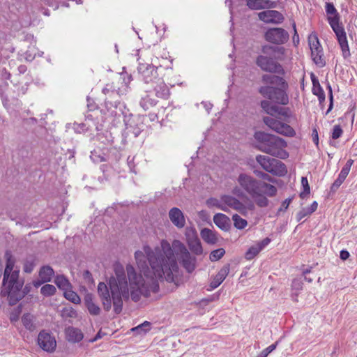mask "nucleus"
<instances>
[{"instance_id": "5fc2aeb1", "label": "nucleus", "mask_w": 357, "mask_h": 357, "mask_svg": "<svg viewBox=\"0 0 357 357\" xmlns=\"http://www.w3.org/2000/svg\"><path fill=\"white\" fill-rule=\"evenodd\" d=\"M317 207H318V203L316 201H314L312 203L310 206H309L307 208L309 209L310 213H312L317 209Z\"/></svg>"}, {"instance_id": "13d9d810", "label": "nucleus", "mask_w": 357, "mask_h": 357, "mask_svg": "<svg viewBox=\"0 0 357 357\" xmlns=\"http://www.w3.org/2000/svg\"><path fill=\"white\" fill-rule=\"evenodd\" d=\"M353 162H354L353 160H351V159L349 160L347 162V163L345 164V165L342 167V169H346L347 172L349 173L350 169H351V165H353Z\"/></svg>"}, {"instance_id": "09e8293b", "label": "nucleus", "mask_w": 357, "mask_h": 357, "mask_svg": "<svg viewBox=\"0 0 357 357\" xmlns=\"http://www.w3.org/2000/svg\"><path fill=\"white\" fill-rule=\"evenodd\" d=\"M91 120L89 119V116H87V118L85 121V123H83L79 125L81 127V130L82 131L87 130H92V126L91 125Z\"/></svg>"}, {"instance_id": "6e6d98bb", "label": "nucleus", "mask_w": 357, "mask_h": 357, "mask_svg": "<svg viewBox=\"0 0 357 357\" xmlns=\"http://www.w3.org/2000/svg\"><path fill=\"white\" fill-rule=\"evenodd\" d=\"M202 105L204 106L206 111L208 114L210 112L211 109H212L213 105L211 102H202Z\"/></svg>"}, {"instance_id": "473e14b6", "label": "nucleus", "mask_w": 357, "mask_h": 357, "mask_svg": "<svg viewBox=\"0 0 357 357\" xmlns=\"http://www.w3.org/2000/svg\"><path fill=\"white\" fill-rule=\"evenodd\" d=\"M261 107L268 114L271 116H273L276 114L278 107L267 100H264L261 102Z\"/></svg>"}, {"instance_id": "8fccbe9b", "label": "nucleus", "mask_w": 357, "mask_h": 357, "mask_svg": "<svg viewBox=\"0 0 357 357\" xmlns=\"http://www.w3.org/2000/svg\"><path fill=\"white\" fill-rule=\"evenodd\" d=\"M291 201V198H287L284 200L281 204L280 208L278 209V212L285 211L288 208Z\"/></svg>"}, {"instance_id": "393cba45", "label": "nucleus", "mask_w": 357, "mask_h": 357, "mask_svg": "<svg viewBox=\"0 0 357 357\" xmlns=\"http://www.w3.org/2000/svg\"><path fill=\"white\" fill-rule=\"evenodd\" d=\"M214 223L221 229L227 231L230 227L229 218L223 213H217L213 217Z\"/></svg>"}, {"instance_id": "39448f33", "label": "nucleus", "mask_w": 357, "mask_h": 357, "mask_svg": "<svg viewBox=\"0 0 357 357\" xmlns=\"http://www.w3.org/2000/svg\"><path fill=\"white\" fill-rule=\"evenodd\" d=\"M255 137L259 142V148L261 151L280 159L289 157L285 150L287 143L284 139L264 132H257Z\"/></svg>"}, {"instance_id": "4be33fe9", "label": "nucleus", "mask_w": 357, "mask_h": 357, "mask_svg": "<svg viewBox=\"0 0 357 357\" xmlns=\"http://www.w3.org/2000/svg\"><path fill=\"white\" fill-rule=\"evenodd\" d=\"M229 272V266H224L213 278L210 283L211 289H214L220 286L222 282L225 280L226 277L228 275Z\"/></svg>"}, {"instance_id": "a211bd4d", "label": "nucleus", "mask_w": 357, "mask_h": 357, "mask_svg": "<svg viewBox=\"0 0 357 357\" xmlns=\"http://www.w3.org/2000/svg\"><path fill=\"white\" fill-rule=\"evenodd\" d=\"M260 20L265 23L278 24L283 20L282 14L275 10H267L258 14Z\"/></svg>"}, {"instance_id": "864d4df0", "label": "nucleus", "mask_w": 357, "mask_h": 357, "mask_svg": "<svg viewBox=\"0 0 357 357\" xmlns=\"http://www.w3.org/2000/svg\"><path fill=\"white\" fill-rule=\"evenodd\" d=\"M257 175L259 177H261L264 180H267L270 182H273V179L271 177V176H269L268 174H266V173H260V174H257L256 173Z\"/></svg>"}, {"instance_id": "3c124183", "label": "nucleus", "mask_w": 357, "mask_h": 357, "mask_svg": "<svg viewBox=\"0 0 357 357\" xmlns=\"http://www.w3.org/2000/svg\"><path fill=\"white\" fill-rule=\"evenodd\" d=\"M270 242L271 239L269 238H265L261 241L258 242L257 244L260 248L261 250H262L270 243Z\"/></svg>"}, {"instance_id": "a19ab883", "label": "nucleus", "mask_w": 357, "mask_h": 357, "mask_svg": "<svg viewBox=\"0 0 357 357\" xmlns=\"http://www.w3.org/2000/svg\"><path fill=\"white\" fill-rule=\"evenodd\" d=\"M225 253L223 248H219L212 251L210 254L209 258L211 261H216L221 259Z\"/></svg>"}, {"instance_id": "ea45409f", "label": "nucleus", "mask_w": 357, "mask_h": 357, "mask_svg": "<svg viewBox=\"0 0 357 357\" xmlns=\"http://www.w3.org/2000/svg\"><path fill=\"white\" fill-rule=\"evenodd\" d=\"M56 288L54 285L46 284L43 285L40 289L41 294L45 296H50L54 294Z\"/></svg>"}, {"instance_id": "f8f14e48", "label": "nucleus", "mask_w": 357, "mask_h": 357, "mask_svg": "<svg viewBox=\"0 0 357 357\" xmlns=\"http://www.w3.org/2000/svg\"><path fill=\"white\" fill-rule=\"evenodd\" d=\"M105 105L107 109L105 114L108 117L113 118L114 120H119L121 118H123V121H126V118L128 114V109L123 102L120 101L106 102Z\"/></svg>"}, {"instance_id": "6ab92c4d", "label": "nucleus", "mask_w": 357, "mask_h": 357, "mask_svg": "<svg viewBox=\"0 0 357 357\" xmlns=\"http://www.w3.org/2000/svg\"><path fill=\"white\" fill-rule=\"evenodd\" d=\"M169 218L172 223L178 229L184 227L185 218L183 212L176 207H174L169 211Z\"/></svg>"}, {"instance_id": "58836bf2", "label": "nucleus", "mask_w": 357, "mask_h": 357, "mask_svg": "<svg viewBox=\"0 0 357 357\" xmlns=\"http://www.w3.org/2000/svg\"><path fill=\"white\" fill-rule=\"evenodd\" d=\"M232 220L234 221L235 227L238 229H244L248 225L247 221L245 219L241 218L237 214H235L232 216Z\"/></svg>"}, {"instance_id": "c03bdc74", "label": "nucleus", "mask_w": 357, "mask_h": 357, "mask_svg": "<svg viewBox=\"0 0 357 357\" xmlns=\"http://www.w3.org/2000/svg\"><path fill=\"white\" fill-rule=\"evenodd\" d=\"M102 93L105 95L114 94L116 93V86L114 83L107 84L102 89Z\"/></svg>"}, {"instance_id": "0e129e2a", "label": "nucleus", "mask_w": 357, "mask_h": 357, "mask_svg": "<svg viewBox=\"0 0 357 357\" xmlns=\"http://www.w3.org/2000/svg\"><path fill=\"white\" fill-rule=\"evenodd\" d=\"M269 353L266 349H264L261 353L256 357H267Z\"/></svg>"}, {"instance_id": "338daca9", "label": "nucleus", "mask_w": 357, "mask_h": 357, "mask_svg": "<svg viewBox=\"0 0 357 357\" xmlns=\"http://www.w3.org/2000/svg\"><path fill=\"white\" fill-rule=\"evenodd\" d=\"M26 60L31 61L34 59V56H31V54H29L28 52L26 53Z\"/></svg>"}, {"instance_id": "b1692460", "label": "nucleus", "mask_w": 357, "mask_h": 357, "mask_svg": "<svg viewBox=\"0 0 357 357\" xmlns=\"http://www.w3.org/2000/svg\"><path fill=\"white\" fill-rule=\"evenodd\" d=\"M65 333L67 340L73 343L79 342L84 337L81 330L74 327H68L66 329Z\"/></svg>"}, {"instance_id": "052dcab7", "label": "nucleus", "mask_w": 357, "mask_h": 357, "mask_svg": "<svg viewBox=\"0 0 357 357\" xmlns=\"http://www.w3.org/2000/svg\"><path fill=\"white\" fill-rule=\"evenodd\" d=\"M232 193L235 195H237V196H241L243 195V192H241V189L238 188V187H235L233 190H232Z\"/></svg>"}, {"instance_id": "f03ea898", "label": "nucleus", "mask_w": 357, "mask_h": 357, "mask_svg": "<svg viewBox=\"0 0 357 357\" xmlns=\"http://www.w3.org/2000/svg\"><path fill=\"white\" fill-rule=\"evenodd\" d=\"M6 265L3 273L1 297H7L10 305H15L24 297L22 288L24 282L19 279L20 268L15 266V259L8 251L6 252Z\"/></svg>"}, {"instance_id": "e433bc0d", "label": "nucleus", "mask_w": 357, "mask_h": 357, "mask_svg": "<svg viewBox=\"0 0 357 357\" xmlns=\"http://www.w3.org/2000/svg\"><path fill=\"white\" fill-rule=\"evenodd\" d=\"M63 295L67 300L71 301L75 304H78L81 301L80 298L77 295V294L72 291L70 289H68V290L65 291L63 292Z\"/></svg>"}, {"instance_id": "603ef678", "label": "nucleus", "mask_w": 357, "mask_h": 357, "mask_svg": "<svg viewBox=\"0 0 357 357\" xmlns=\"http://www.w3.org/2000/svg\"><path fill=\"white\" fill-rule=\"evenodd\" d=\"M293 28H294V36H293V42H294V44H298V43H299V36H298V34L296 29V24L295 23H293Z\"/></svg>"}, {"instance_id": "bf43d9fd", "label": "nucleus", "mask_w": 357, "mask_h": 357, "mask_svg": "<svg viewBox=\"0 0 357 357\" xmlns=\"http://www.w3.org/2000/svg\"><path fill=\"white\" fill-rule=\"evenodd\" d=\"M278 344V342H276L275 344H271L268 347H266L265 349L268 351V353H271L273 351H274L276 349Z\"/></svg>"}, {"instance_id": "7c9ffc66", "label": "nucleus", "mask_w": 357, "mask_h": 357, "mask_svg": "<svg viewBox=\"0 0 357 357\" xmlns=\"http://www.w3.org/2000/svg\"><path fill=\"white\" fill-rule=\"evenodd\" d=\"M54 282L59 289L63 291V292L71 288L70 283L63 275H56Z\"/></svg>"}, {"instance_id": "774afa93", "label": "nucleus", "mask_w": 357, "mask_h": 357, "mask_svg": "<svg viewBox=\"0 0 357 357\" xmlns=\"http://www.w3.org/2000/svg\"><path fill=\"white\" fill-rule=\"evenodd\" d=\"M26 66H20L19 68H18V70L20 73H24L26 71Z\"/></svg>"}, {"instance_id": "5701e85b", "label": "nucleus", "mask_w": 357, "mask_h": 357, "mask_svg": "<svg viewBox=\"0 0 357 357\" xmlns=\"http://www.w3.org/2000/svg\"><path fill=\"white\" fill-rule=\"evenodd\" d=\"M153 92L146 91L140 99L139 105L144 110H148L157 104V100L153 97Z\"/></svg>"}, {"instance_id": "c756f323", "label": "nucleus", "mask_w": 357, "mask_h": 357, "mask_svg": "<svg viewBox=\"0 0 357 357\" xmlns=\"http://www.w3.org/2000/svg\"><path fill=\"white\" fill-rule=\"evenodd\" d=\"M276 114L282 116L285 121L291 123L293 121H296V116L292 114L290 109L288 107H278Z\"/></svg>"}, {"instance_id": "2eb2a0df", "label": "nucleus", "mask_w": 357, "mask_h": 357, "mask_svg": "<svg viewBox=\"0 0 357 357\" xmlns=\"http://www.w3.org/2000/svg\"><path fill=\"white\" fill-rule=\"evenodd\" d=\"M38 344L43 350L47 352L54 351L56 347L55 338L45 331H40L38 334Z\"/></svg>"}, {"instance_id": "20e7f679", "label": "nucleus", "mask_w": 357, "mask_h": 357, "mask_svg": "<svg viewBox=\"0 0 357 357\" xmlns=\"http://www.w3.org/2000/svg\"><path fill=\"white\" fill-rule=\"evenodd\" d=\"M261 82L263 85L259 87V92L263 97L278 104H288L289 98L286 93L287 84L282 77L264 74L261 77Z\"/></svg>"}, {"instance_id": "4c0bfd02", "label": "nucleus", "mask_w": 357, "mask_h": 357, "mask_svg": "<svg viewBox=\"0 0 357 357\" xmlns=\"http://www.w3.org/2000/svg\"><path fill=\"white\" fill-rule=\"evenodd\" d=\"M260 248L256 243L255 245L251 246L248 251L245 252V257L248 260L252 259L255 256H257L261 252Z\"/></svg>"}, {"instance_id": "9b49d317", "label": "nucleus", "mask_w": 357, "mask_h": 357, "mask_svg": "<svg viewBox=\"0 0 357 357\" xmlns=\"http://www.w3.org/2000/svg\"><path fill=\"white\" fill-rule=\"evenodd\" d=\"M222 201L224 204H225V211H227V210L230 208L236 210L243 215H245L249 210H253L255 207L252 202H249L245 204L240 202L236 197L229 195H222Z\"/></svg>"}, {"instance_id": "7ed1b4c3", "label": "nucleus", "mask_w": 357, "mask_h": 357, "mask_svg": "<svg viewBox=\"0 0 357 357\" xmlns=\"http://www.w3.org/2000/svg\"><path fill=\"white\" fill-rule=\"evenodd\" d=\"M237 181L241 188L254 199L259 207H266L268 205V197L276 195L278 190L275 186L260 181L250 175L241 173L237 178Z\"/></svg>"}, {"instance_id": "a18cd8bd", "label": "nucleus", "mask_w": 357, "mask_h": 357, "mask_svg": "<svg viewBox=\"0 0 357 357\" xmlns=\"http://www.w3.org/2000/svg\"><path fill=\"white\" fill-rule=\"evenodd\" d=\"M125 123H126V129L128 130V132H132V133L134 135V136L135 137L139 136L143 126L133 128L131 123H128L126 121Z\"/></svg>"}, {"instance_id": "423d86ee", "label": "nucleus", "mask_w": 357, "mask_h": 357, "mask_svg": "<svg viewBox=\"0 0 357 357\" xmlns=\"http://www.w3.org/2000/svg\"><path fill=\"white\" fill-rule=\"evenodd\" d=\"M325 10L328 15V22L335 33L342 56L344 58H347L350 56V50L346 32L340 22V15L332 3H326Z\"/></svg>"}, {"instance_id": "f704fd0d", "label": "nucleus", "mask_w": 357, "mask_h": 357, "mask_svg": "<svg viewBox=\"0 0 357 357\" xmlns=\"http://www.w3.org/2000/svg\"><path fill=\"white\" fill-rule=\"evenodd\" d=\"M349 172H347L346 169H342L339 174L338 178L334 181L332 185V190L337 189L347 178Z\"/></svg>"}, {"instance_id": "4468645a", "label": "nucleus", "mask_w": 357, "mask_h": 357, "mask_svg": "<svg viewBox=\"0 0 357 357\" xmlns=\"http://www.w3.org/2000/svg\"><path fill=\"white\" fill-rule=\"evenodd\" d=\"M153 65L139 63L137 67L138 73L142 75L145 83H153L158 78V73Z\"/></svg>"}, {"instance_id": "9d476101", "label": "nucleus", "mask_w": 357, "mask_h": 357, "mask_svg": "<svg viewBox=\"0 0 357 357\" xmlns=\"http://www.w3.org/2000/svg\"><path fill=\"white\" fill-rule=\"evenodd\" d=\"M264 123L275 132L288 137L296 136V130L287 123L282 122L272 116H266L263 119Z\"/></svg>"}, {"instance_id": "4d7b16f0", "label": "nucleus", "mask_w": 357, "mask_h": 357, "mask_svg": "<svg viewBox=\"0 0 357 357\" xmlns=\"http://www.w3.org/2000/svg\"><path fill=\"white\" fill-rule=\"evenodd\" d=\"M340 257L342 260H346L349 257V252L347 250H342Z\"/></svg>"}, {"instance_id": "680f3d73", "label": "nucleus", "mask_w": 357, "mask_h": 357, "mask_svg": "<svg viewBox=\"0 0 357 357\" xmlns=\"http://www.w3.org/2000/svg\"><path fill=\"white\" fill-rule=\"evenodd\" d=\"M328 89H329V92H330L331 103H330L328 112H329L332 109V107H333V94H332V89H331V87L330 85L328 86Z\"/></svg>"}, {"instance_id": "1a4fd4ad", "label": "nucleus", "mask_w": 357, "mask_h": 357, "mask_svg": "<svg viewBox=\"0 0 357 357\" xmlns=\"http://www.w3.org/2000/svg\"><path fill=\"white\" fill-rule=\"evenodd\" d=\"M307 40L313 62L319 68L324 67L326 65V61L324 56L323 48L320 44L317 34L315 32H312L309 35Z\"/></svg>"}, {"instance_id": "bb28decb", "label": "nucleus", "mask_w": 357, "mask_h": 357, "mask_svg": "<svg viewBox=\"0 0 357 357\" xmlns=\"http://www.w3.org/2000/svg\"><path fill=\"white\" fill-rule=\"evenodd\" d=\"M201 236L202 239L208 244H215L218 241L216 233L208 228L202 229Z\"/></svg>"}, {"instance_id": "de8ad7c7", "label": "nucleus", "mask_w": 357, "mask_h": 357, "mask_svg": "<svg viewBox=\"0 0 357 357\" xmlns=\"http://www.w3.org/2000/svg\"><path fill=\"white\" fill-rule=\"evenodd\" d=\"M342 135V129L341 128L340 126H339V125L334 126L333 132H332V135H331L332 138L333 139H338L339 137H341Z\"/></svg>"}, {"instance_id": "f257e3e1", "label": "nucleus", "mask_w": 357, "mask_h": 357, "mask_svg": "<svg viewBox=\"0 0 357 357\" xmlns=\"http://www.w3.org/2000/svg\"><path fill=\"white\" fill-rule=\"evenodd\" d=\"M175 253L179 255L181 264L189 273L197 266V259L191 255L185 245L178 240L170 244L162 240L160 244L151 248L144 245L142 250L135 252L136 264L141 272L137 275L134 267L128 264L126 274L122 264L114 265V275L108 280L109 287L105 282H99L98 294L105 311L114 306L116 314L123 308V299L137 301L142 295L149 296L151 292L159 289L158 280H165L173 282L178 275L179 267Z\"/></svg>"}, {"instance_id": "cd10ccee", "label": "nucleus", "mask_w": 357, "mask_h": 357, "mask_svg": "<svg viewBox=\"0 0 357 357\" xmlns=\"http://www.w3.org/2000/svg\"><path fill=\"white\" fill-rule=\"evenodd\" d=\"M84 303L89 313L92 315H98L100 312V308L93 301L91 294H86L84 297Z\"/></svg>"}, {"instance_id": "37998d69", "label": "nucleus", "mask_w": 357, "mask_h": 357, "mask_svg": "<svg viewBox=\"0 0 357 357\" xmlns=\"http://www.w3.org/2000/svg\"><path fill=\"white\" fill-rule=\"evenodd\" d=\"M90 158L94 162H99L105 160V153L103 155L98 154L97 150H94L91 152Z\"/></svg>"}, {"instance_id": "412c9836", "label": "nucleus", "mask_w": 357, "mask_h": 357, "mask_svg": "<svg viewBox=\"0 0 357 357\" xmlns=\"http://www.w3.org/2000/svg\"><path fill=\"white\" fill-rule=\"evenodd\" d=\"M153 83L156 84L154 86L155 96L162 99L168 98L169 91L164 81L160 78H158Z\"/></svg>"}, {"instance_id": "6e6552de", "label": "nucleus", "mask_w": 357, "mask_h": 357, "mask_svg": "<svg viewBox=\"0 0 357 357\" xmlns=\"http://www.w3.org/2000/svg\"><path fill=\"white\" fill-rule=\"evenodd\" d=\"M257 162L266 172L278 176H283L287 173L286 165L281 161L266 155L256 157Z\"/></svg>"}, {"instance_id": "49530a36", "label": "nucleus", "mask_w": 357, "mask_h": 357, "mask_svg": "<svg viewBox=\"0 0 357 357\" xmlns=\"http://www.w3.org/2000/svg\"><path fill=\"white\" fill-rule=\"evenodd\" d=\"M311 214H312V213H310L307 207L303 208L296 215L297 220L301 221L302 219H303L305 217L309 216Z\"/></svg>"}, {"instance_id": "c85d7f7f", "label": "nucleus", "mask_w": 357, "mask_h": 357, "mask_svg": "<svg viewBox=\"0 0 357 357\" xmlns=\"http://www.w3.org/2000/svg\"><path fill=\"white\" fill-rule=\"evenodd\" d=\"M22 322L23 326L30 331H33L36 328L34 317L29 313L24 314L22 317Z\"/></svg>"}, {"instance_id": "dca6fc26", "label": "nucleus", "mask_w": 357, "mask_h": 357, "mask_svg": "<svg viewBox=\"0 0 357 357\" xmlns=\"http://www.w3.org/2000/svg\"><path fill=\"white\" fill-rule=\"evenodd\" d=\"M186 238L190 250L196 255H201L203 253V248L195 231L194 229H188Z\"/></svg>"}, {"instance_id": "a878e982", "label": "nucleus", "mask_w": 357, "mask_h": 357, "mask_svg": "<svg viewBox=\"0 0 357 357\" xmlns=\"http://www.w3.org/2000/svg\"><path fill=\"white\" fill-rule=\"evenodd\" d=\"M247 6L252 10H259L272 7V2L268 0H246Z\"/></svg>"}, {"instance_id": "c9c22d12", "label": "nucleus", "mask_w": 357, "mask_h": 357, "mask_svg": "<svg viewBox=\"0 0 357 357\" xmlns=\"http://www.w3.org/2000/svg\"><path fill=\"white\" fill-rule=\"evenodd\" d=\"M312 83H313V93L318 96L319 100H324L325 99V94L324 91H323L322 88L321 87L319 82L315 79L312 78Z\"/></svg>"}, {"instance_id": "ddd939ff", "label": "nucleus", "mask_w": 357, "mask_h": 357, "mask_svg": "<svg viewBox=\"0 0 357 357\" xmlns=\"http://www.w3.org/2000/svg\"><path fill=\"white\" fill-rule=\"evenodd\" d=\"M265 39L273 44H284L289 39V33L282 28H272L266 32Z\"/></svg>"}, {"instance_id": "f3484780", "label": "nucleus", "mask_w": 357, "mask_h": 357, "mask_svg": "<svg viewBox=\"0 0 357 357\" xmlns=\"http://www.w3.org/2000/svg\"><path fill=\"white\" fill-rule=\"evenodd\" d=\"M132 81V76L128 73H121L116 86V93L119 96H126L130 91L129 84Z\"/></svg>"}, {"instance_id": "72a5a7b5", "label": "nucleus", "mask_w": 357, "mask_h": 357, "mask_svg": "<svg viewBox=\"0 0 357 357\" xmlns=\"http://www.w3.org/2000/svg\"><path fill=\"white\" fill-rule=\"evenodd\" d=\"M151 329V323L149 321H144L142 324H139V326L132 328L131 329V331L138 334V335H144L148 331H149Z\"/></svg>"}, {"instance_id": "e2e57ef3", "label": "nucleus", "mask_w": 357, "mask_h": 357, "mask_svg": "<svg viewBox=\"0 0 357 357\" xmlns=\"http://www.w3.org/2000/svg\"><path fill=\"white\" fill-rule=\"evenodd\" d=\"M66 310L68 312V315L70 317H73L76 314V312L73 308L66 309Z\"/></svg>"}, {"instance_id": "69168bd1", "label": "nucleus", "mask_w": 357, "mask_h": 357, "mask_svg": "<svg viewBox=\"0 0 357 357\" xmlns=\"http://www.w3.org/2000/svg\"><path fill=\"white\" fill-rule=\"evenodd\" d=\"M32 266L30 265V266H28V265H25L24 266V271L26 272V273H30L32 271Z\"/></svg>"}, {"instance_id": "0eeeda50", "label": "nucleus", "mask_w": 357, "mask_h": 357, "mask_svg": "<svg viewBox=\"0 0 357 357\" xmlns=\"http://www.w3.org/2000/svg\"><path fill=\"white\" fill-rule=\"evenodd\" d=\"M276 47L271 45H264L261 48V54L256 59L257 66L263 71L283 74L282 66L274 59L273 55Z\"/></svg>"}, {"instance_id": "aec40b11", "label": "nucleus", "mask_w": 357, "mask_h": 357, "mask_svg": "<svg viewBox=\"0 0 357 357\" xmlns=\"http://www.w3.org/2000/svg\"><path fill=\"white\" fill-rule=\"evenodd\" d=\"M54 274V270L49 266H43L39 271L40 280L33 281L36 287H40L42 284L51 281Z\"/></svg>"}, {"instance_id": "79ce46f5", "label": "nucleus", "mask_w": 357, "mask_h": 357, "mask_svg": "<svg viewBox=\"0 0 357 357\" xmlns=\"http://www.w3.org/2000/svg\"><path fill=\"white\" fill-rule=\"evenodd\" d=\"M301 184L303 188V191L300 193V197L301 198H305L307 195L310 194V188L308 183V181L306 177L301 178Z\"/></svg>"}, {"instance_id": "2f4dec72", "label": "nucleus", "mask_w": 357, "mask_h": 357, "mask_svg": "<svg viewBox=\"0 0 357 357\" xmlns=\"http://www.w3.org/2000/svg\"><path fill=\"white\" fill-rule=\"evenodd\" d=\"M206 204L209 208L215 207L222 211H225V204H224V202L222 201V195L220 197V199L213 197L209 198L206 201Z\"/></svg>"}]
</instances>
